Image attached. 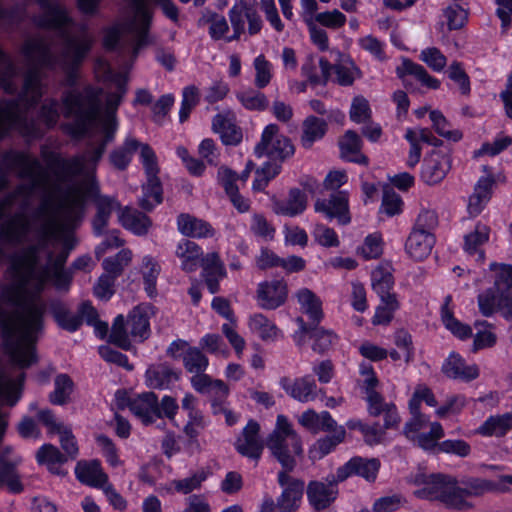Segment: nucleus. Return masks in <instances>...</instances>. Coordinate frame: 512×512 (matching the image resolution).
<instances>
[{
	"mask_svg": "<svg viewBox=\"0 0 512 512\" xmlns=\"http://www.w3.org/2000/svg\"><path fill=\"white\" fill-rule=\"evenodd\" d=\"M452 297L450 295L445 297L444 303L441 307V320L444 326L455 336L460 339H466L472 336V329L469 325L464 324L454 317L450 303Z\"/></svg>",
	"mask_w": 512,
	"mask_h": 512,
	"instance_id": "obj_37",
	"label": "nucleus"
},
{
	"mask_svg": "<svg viewBox=\"0 0 512 512\" xmlns=\"http://www.w3.org/2000/svg\"><path fill=\"white\" fill-rule=\"evenodd\" d=\"M64 116L74 122L62 126L69 135L99 138L100 143L81 155L48 161L52 178L36 158L19 152L4 156L3 165L19 178L30 180L19 185L0 202V219L15 205L22 211L0 225V240L18 246L28 241L32 224L24 210L35 190L42 199L35 211L40 224L35 230L38 243L15 252L6 275L8 283L0 294V328L4 351L19 368L37 361L35 343L43 327L46 304L40 294L50 278L58 290H67L72 276L63 270L75 247L74 230L81 223L86 201L96 193L95 171L108 142L117 130L114 112L101 113V91L87 86L82 92L70 90L62 97ZM8 174L0 172V190L7 187ZM2 249L3 246L0 245ZM5 253V250H3ZM5 255L0 264L4 261Z\"/></svg>",
	"mask_w": 512,
	"mask_h": 512,
	"instance_id": "obj_1",
	"label": "nucleus"
},
{
	"mask_svg": "<svg viewBox=\"0 0 512 512\" xmlns=\"http://www.w3.org/2000/svg\"><path fill=\"white\" fill-rule=\"evenodd\" d=\"M109 341L124 350L130 349L131 342L125 330L124 317L122 315H118L115 318L109 335Z\"/></svg>",
	"mask_w": 512,
	"mask_h": 512,
	"instance_id": "obj_59",
	"label": "nucleus"
},
{
	"mask_svg": "<svg viewBox=\"0 0 512 512\" xmlns=\"http://www.w3.org/2000/svg\"><path fill=\"white\" fill-rule=\"evenodd\" d=\"M97 214L93 220V230L96 235H101L108 225L113 211L120 208L119 203L111 197L99 196L96 199Z\"/></svg>",
	"mask_w": 512,
	"mask_h": 512,
	"instance_id": "obj_35",
	"label": "nucleus"
},
{
	"mask_svg": "<svg viewBox=\"0 0 512 512\" xmlns=\"http://www.w3.org/2000/svg\"><path fill=\"white\" fill-rule=\"evenodd\" d=\"M490 229L483 224H477L474 231L467 234L464 238V249L469 254L479 252L481 259L484 258V253L480 247L485 244L489 239Z\"/></svg>",
	"mask_w": 512,
	"mask_h": 512,
	"instance_id": "obj_47",
	"label": "nucleus"
},
{
	"mask_svg": "<svg viewBox=\"0 0 512 512\" xmlns=\"http://www.w3.org/2000/svg\"><path fill=\"white\" fill-rule=\"evenodd\" d=\"M199 100V89L195 85H189L183 89L181 109L179 112V120L181 123L188 119L191 110L198 104Z\"/></svg>",
	"mask_w": 512,
	"mask_h": 512,
	"instance_id": "obj_57",
	"label": "nucleus"
},
{
	"mask_svg": "<svg viewBox=\"0 0 512 512\" xmlns=\"http://www.w3.org/2000/svg\"><path fill=\"white\" fill-rule=\"evenodd\" d=\"M415 483L422 486L415 491V495L419 498L438 500L447 508L455 510L466 505L457 498V479L451 475L418 474L415 477Z\"/></svg>",
	"mask_w": 512,
	"mask_h": 512,
	"instance_id": "obj_6",
	"label": "nucleus"
},
{
	"mask_svg": "<svg viewBox=\"0 0 512 512\" xmlns=\"http://www.w3.org/2000/svg\"><path fill=\"white\" fill-rule=\"evenodd\" d=\"M281 495L277 498L276 506L280 512H295L301 503L304 493V481L292 478L288 474V479L283 484Z\"/></svg>",
	"mask_w": 512,
	"mask_h": 512,
	"instance_id": "obj_20",
	"label": "nucleus"
},
{
	"mask_svg": "<svg viewBox=\"0 0 512 512\" xmlns=\"http://www.w3.org/2000/svg\"><path fill=\"white\" fill-rule=\"evenodd\" d=\"M190 383L196 392L209 398L213 414H220L223 405L227 403L229 387L222 380L213 379L211 376L191 378Z\"/></svg>",
	"mask_w": 512,
	"mask_h": 512,
	"instance_id": "obj_10",
	"label": "nucleus"
},
{
	"mask_svg": "<svg viewBox=\"0 0 512 512\" xmlns=\"http://www.w3.org/2000/svg\"><path fill=\"white\" fill-rule=\"evenodd\" d=\"M434 243L435 237L432 233L412 230L405 246L407 253L413 259L423 260L431 253Z\"/></svg>",
	"mask_w": 512,
	"mask_h": 512,
	"instance_id": "obj_24",
	"label": "nucleus"
},
{
	"mask_svg": "<svg viewBox=\"0 0 512 512\" xmlns=\"http://www.w3.org/2000/svg\"><path fill=\"white\" fill-rule=\"evenodd\" d=\"M151 22L149 0H129L124 18L109 28L104 36L107 49H127L134 55L147 43V32Z\"/></svg>",
	"mask_w": 512,
	"mask_h": 512,
	"instance_id": "obj_3",
	"label": "nucleus"
},
{
	"mask_svg": "<svg viewBox=\"0 0 512 512\" xmlns=\"http://www.w3.org/2000/svg\"><path fill=\"white\" fill-rule=\"evenodd\" d=\"M212 128L219 133L222 142L226 145H237L242 140V132L240 128L232 121V119L218 114L213 118Z\"/></svg>",
	"mask_w": 512,
	"mask_h": 512,
	"instance_id": "obj_34",
	"label": "nucleus"
},
{
	"mask_svg": "<svg viewBox=\"0 0 512 512\" xmlns=\"http://www.w3.org/2000/svg\"><path fill=\"white\" fill-rule=\"evenodd\" d=\"M307 206V198L305 194L297 188H293L289 192L286 201H277L274 203V211L277 214L285 216H296L301 214Z\"/></svg>",
	"mask_w": 512,
	"mask_h": 512,
	"instance_id": "obj_32",
	"label": "nucleus"
},
{
	"mask_svg": "<svg viewBox=\"0 0 512 512\" xmlns=\"http://www.w3.org/2000/svg\"><path fill=\"white\" fill-rule=\"evenodd\" d=\"M475 328L478 329L473 340V351L493 347L496 344L497 336L492 332L494 324L486 320H477L474 323Z\"/></svg>",
	"mask_w": 512,
	"mask_h": 512,
	"instance_id": "obj_46",
	"label": "nucleus"
},
{
	"mask_svg": "<svg viewBox=\"0 0 512 512\" xmlns=\"http://www.w3.org/2000/svg\"><path fill=\"white\" fill-rule=\"evenodd\" d=\"M490 270L494 284L478 295L479 311L484 317L499 311L505 319H512V265L491 263Z\"/></svg>",
	"mask_w": 512,
	"mask_h": 512,
	"instance_id": "obj_4",
	"label": "nucleus"
},
{
	"mask_svg": "<svg viewBox=\"0 0 512 512\" xmlns=\"http://www.w3.org/2000/svg\"><path fill=\"white\" fill-rule=\"evenodd\" d=\"M368 402V412L371 416L377 417L384 414V428L391 429L398 427L400 416L393 403H386L382 395L378 392H372L366 396Z\"/></svg>",
	"mask_w": 512,
	"mask_h": 512,
	"instance_id": "obj_21",
	"label": "nucleus"
},
{
	"mask_svg": "<svg viewBox=\"0 0 512 512\" xmlns=\"http://www.w3.org/2000/svg\"><path fill=\"white\" fill-rule=\"evenodd\" d=\"M131 258V251L123 249L114 257L104 259L102 263L103 269L105 271L104 274L112 276V278L116 279L121 274L123 268L129 264Z\"/></svg>",
	"mask_w": 512,
	"mask_h": 512,
	"instance_id": "obj_53",
	"label": "nucleus"
},
{
	"mask_svg": "<svg viewBox=\"0 0 512 512\" xmlns=\"http://www.w3.org/2000/svg\"><path fill=\"white\" fill-rule=\"evenodd\" d=\"M199 266L202 268L201 276L211 294L220 290V280L226 277L224 263L217 252H210L201 258Z\"/></svg>",
	"mask_w": 512,
	"mask_h": 512,
	"instance_id": "obj_16",
	"label": "nucleus"
},
{
	"mask_svg": "<svg viewBox=\"0 0 512 512\" xmlns=\"http://www.w3.org/2000/svg\"><path fill=\"white\" fill-rule=\"evenodd\" d=\"M259 432L260 425L255 420H249L235 442L237 452L244 457L258 460L264 449Z\"/></svg>",
	"mask_w": 512,
	"mask_h": 512,
	"instance_id": "obj_15",
	"label": "nucleus"
},
{
	"mask_svg": "<svg viewBox=\"0 0 512 512\" xmlns=\"http://www.w3.org/2000/svg\"><path fill=\"white\" fill-rule=\"evenodd\" d=\"M182 361L185 370L192 374L191 378L209 376L205 373L209 366V359L199 347L187 348Z\"/></svg>",
	"mask_w": 512,
	"mask_h": 512,
	"instance_id": "obj_33",
	"label": "nucleus"
},
{
	"mask_svg": "<svg viewBox=\"0 0 512 512\" xmlns=\"http://www.w3.org/2000/svg\"><path fill=\"white\" fill-rule=\"evenodd\" d=\"M140 143L133 137H127L124 144L110 154L111 163L118 169H125L132 160Z\"/></svg>",
	"mask_w": 512,
	"mask_h": 512,
	"instance_id": "obj_44",
	"label": "nucleus"
},
{
	"mask_svg": "<svg viewBox=\"0 0 512 512\" xmlns=\"http://www.w3.org/2000/svg\"><path fill=\"white\" fill-rule=\"evenodd\" d=\"M399 308L397 297H390L389 300L382 301V305L378 306L373 317V324H388L393 318L394 312Z\"/></svg>",
	"mask_w": 512,
	"mask_h": 512,
	"instance_id": "obj_62",
	"label": "nucleus"
},
{
	"mask_svg": "<svg viewBox=\"0 0 512 512\" xmlns=\"http://www.w3.org/2000/svg\"><path fill=\"white\" fill-rule=\"evenodd\" d=\"M210 24L209 34L212 39H221L229 30L228 23L224 16L217 14L216 12L207 11L199 19V24Z\"/></svg>",
	"mask_w": 512,
	"mask_h": 512,
	"instance_id": "obj_51",
	"label": "nucleus"
},
{
	"mask_svg": "<svg viewBox=\"0 0 512 512\" xmlns=\"http://www.w3.org/2000/svg\"><path fill=\"white\" fill-rule=\"evenodd\" d=\"M266 446L282 466L278 483L283 484L288 479V473L296 467L295 457L303 454L301 439L285 416L277 417L276 428L267 438Z\"/></svg>",
	"mask_w": 512,
	"mask_h": 512,
	"instance_id": "obj_5",
	"label": "nucleus"
},
{
	"mask_svg": "<svg viewBox=\"0 0 512 512\" xmlns=\"http://www.w3.org/2000/svg\"><path fill=\"white\" fill-rule=\"evenodd\" d=\"M237 98L249 110L263 111L268 107L269 103L263 93L253 89L239 93Z\"/></svg>",
	"mask_w": 512,
	"mask_h": 512,
	"instance_id": "obj_58",
	"label": "nucleus"
},
{
	"mask_svg": "<svg viewBox=\"0 0 512 512\" xmlns=\"http://www.w3.org/2000/svg\"><path fill=\"white\" fill-rule=\"evenodd\" d=\"M73 392V382L66 374L56 376L54 380V390L49 395L50 402L55 405L65 404Z\"/></svg>",
	"mask_w": 512,
	"mask_h": 512,
	"instance_id": "obj_49",
	"label": "nucleus"
},
{
	"mask_svg": "<svg viewBox=\"0 0 512 512\" xmlns=\"http://www.w3.org/2000/svg\"><path fill=\"white\" fill-rule=\"evenodd\" d=\"M310 338L314 339L313 350L322 354L332 346L337 337L332 331L315 326Z\"/></svg>",
	"mask_w": 512,
	"mask_h": 512,
	"instance_id": "obj_61",
	"label": "nucleus"
},
{
	"mask_svg": "<svg viewBox=\"0 0 512 512\" xmlns=\"http://www.w3.org/2000/svg\"><path fill=\"white\" fill-rule=\"evenodd\" d=\"M443 13L447 19L449 30L461 29L467 21V11L457 3L449 5L444 9Z\"/></svg>",
	"mask_w": 512,
	"mask_h": 512,
	"instance_id": "obj_60",
	"label": "nucleus"
},
{
	"mask_svg": "<svg viewBox=\"0 0 512 512\" xmlns=\"http://www.w3.org/2000/svg\"><path fill=\"white\" fill-rule=\"evenodd\" d=\"M444 436V431L440 423L433 422L430 425V431L427 433H418L409 440L416 443L419 447L424 450H433L438 448L437 441Z\"/></svg>",
	"mask_w": 512,
	"mask_h": 512,
	"instance_id": "obj_50",
	"label": "nucleus"
},
{
	"mask_svg": "<svg viewBox=\"0 0 512 512\" xmlns=\"http://www.w3.org/2000/svg\"><path fill=\"white\" fill-rule=\"evenodd\" d=\"M249 326L253 331L257 332L264 341L274 340L277 336V327L262 314L252 316L249 321Z\"/></svg>",
	"mask_w": 512,
	"mask_h": 512,
	"instance_id": "obj_56",
	"label": "nucleus"
},
{
	"mask_svg": "<svg viewBox=\"0 0 512 512\" xmlns=\"http://www.w3.org/2000/svg\"><path fill=\"white\" fill-rule=\"evenodd\" d=\"M175 254L181 260V269L187 273L196 271L204 256L201 247L189 239L177 244Z\"/></svg>",
	"mask_w": 512,
	"mask_h": 512,
	"instance_id": "obj_25",
	"label": "nucleus"
},
{
	"mask_svg": "<svg viewBox=\"0 0 512 512\" xmlns=\"http://www.w3.org/2000/svg\"><path fill=\"white\" fill-rule=\"evenodd\" d=\"M75 474L81 483L97 488H102L108 482V477L98 461L78 462Z\"/></svg>",
	"mask_w": 512,
	"mask_h": 512,
	"instance_id": "obj_28",
	"label": "nucleus"
},
{
	"mask_svg": "<svg viewBox=\"0 0 512 512\" xmlns=\"http://www.w3.org/2000/svg\"><path fill=\"white\" fill-rule=\"evenodd\" d=\"M139 147L141 148L140 160L147 176V183L143 187L144 196L140 205L145 210H151L160 203L157 156L148 145L140 144Z\"/></svg>",
	"mask_w": 512,
	"mask_h": 512,
	"instance_id": "obj_9",
	"label": "nucleus"
},
{
	"mask_svg": "<svg viewBox=\"0 0 512 512\" xmlns=\"http://www.w3.org/2000/svg\"><path fill=\"white\" fill-rule=\"evenodd\" d=\"M254 151L258 157L267 155L272 161L282 163L294 155L295 148L289 138L279 134V127L276 124H269L265 127L261 141L255 146Z\"/></svg>",
	"mask_w": 512,
	"mask_h": 512,
	"instance_id": "obj_8",
	"label": "nucleus"
},
{
	"mask_svg": "<svg viewBox=\"0 0 512 512\" xmlns=\"http://www.w3.org/2000/svg\"><path fill=\"white\" fill-rule=\"evenodd\" d=\"M441 370L448 378L467 382L479 376L478 367L476 365H466L464 359L455 352L449 354Z\"/></svg>",
	"mask_w": 512,
	"mask_h": 512,
	"instance_id": "obj_22",
	"label": "nucleus"
},
{
	"mask_svg": "<svg viewBox=\"0 0 512 512\" xmlns=\"http://www.w3.org/2000/svg\"><path fill=\"white\" fill-rule=\"evenodd\" d=\"M128 327L131 336L138 341H143L150 334L148 321V308L136 307L129 314Z\"/></svg>",
	"mask_w": 512,
	"mask_h": 512,
	"instance_id": "obj_38",
	"label": "nucleus"
},
{
	"mask_svg": "<svg viewBox=\"0 0 512 512\" xmlns=\"http://www.w3.org/2000/svg\"><path fill=\"white\" fill-rule=\"evenodd\" d=\"M158 263L155 259L145 256L142 260L141 273L145 291L148 296L153 298L157 296V281H158Z\"/></svg>",
	"mask_w": 512,
	"mask_h": 512,
	"instance_id": "obj_45",
	"label": "nucleus"
},
{
	"mask_svg": "<svg viewBox=\"0 0 512 512\" xmlns=\"http://www.w3.org/2000/svg\"><path fill=\"white\" fill-rule=\"evenodd\" d=\"M96 71L104 80L111 81L116 84L117 92L108 95L106 99L108 109H116L120 104L122 95L125 93L124 84L126 83V76L124 74L114 72L111 66L102 60L97 62Z\"/></svg>",
	"mask_w": 512,
	"mask_h": 512,
	"instance_id": "obj_26",
	"label": "nucleus"
},
{
	"mask_svg": "<svg viewBox=\"0 0 512 512\" xmlns=\"http://www.w3.org/2000/svg\"><path fill=\"white\" fill-rule=\"evenodd\" d=\"M493 183V177H483L477 182L467 206L468 213L472 217L479 215L484 205L489 201Z\"/></svg>",
	"mask_w": 512,
	"mask_h": 512,
	"instance_id": "obj_30",
	"label": "nucleus"
},
{
	"mask_svg": "<svg viewBox=\"0 0 512 512\" xmlns=\"http://www.w3.org/2000/svg\"><path fill=\"white\" fill-rule=\"evenodd\" d=\"M333 435L325 436L317 440L313 448L310 450V454L313 458L321 459L325 455L329 454L339 443H341L346 435L345 429L340 426L336 427L331 431Z\"/></svg>",
	"mask_w": 512,
	"mask_h": 512,
	"instance_id": "obj_42",
	"label": "nucleus"
},
{
	"mask_svg": "<svg viewBox=\"0 0 512 512\" xmlns=\"http://www.w3.org/2000/svg\"><path fill=\"white\" fill-rule=\"evenodd\" d=\"M327 131V123L325 120L315 116L307 117L303 122V133L301 136V144L304 148L312 147L316 140L321 139Z\"/></svg>",
	"mask_w": 512,
	"mask_h": 512,
	"instance_id": "obj_39",
	"label": "nucleus"
},
{
	"mask_svg": "<svg viewBox=\"0 0 512 512\" xmlns=\"http://www.w3.org/2000/svg\"><path fill=\"white\" fill-rule=\"evenodd\" d=\"M53 315L58 325L69 332H74L81 326L78 312L72 313L61 304L53 307Z\"/></svg>",
	"mask_w": 512,
	"mask_h": 512,
	"instance_id": "obj_54",
	"label": "nucleus"
},
{
	"mask_svg": "<svg viewBox=\"0 0 512 512\" xmlns=\"http://www.w3.org/2000/svg\"><path fill=\"white\" fill-rule=\"evenodd\" d=\"M298 421L304 428L313 434H317L320 431L330 432L337 425L329 412L323 411L321 413H317L313 409H308L303 412Z\"/></svg>",
	"mask_w": 512,
	"mask_h": 512,
	"instance_id": "obj_27",
	"label": "nucleus"
},
{
	"mask_svg": "<svg viewBox=\"0 0 512 512\" xmlns=\"http://www.w3.org/2000/svg\"><path fill=\"white\" fill-rule=\"evenodd\" d=\"M37 461L54 474H62L61 464L66 461L60 451L51 444H44L36 454Z\"/></svg>",
	"mask_w": 512,
	"mask_h": 512,
	"instance_id": "obj_43",
	"label": "nucleus"
},
{
	"mask_svg": "<svg viewBox=\"0 0 512 512\" xmlns=\"http://www.w3.org/2000/svg\"><path fill=\"white\" fill-rule=\"evenodd\" d=\"M430 119L433 122V127L437 134L440 136L451 140L453 142H457L462 139V132L460 130H451L450 123L447 121V119L444 117V115L438 111L433 110L430 112Z\"/></svg>",
	"mask_w": 512,
	"mask_h": 512,
	"instance_id": "obj_55",
	"label": "nucleus"
},
{
	"mask_svg": "<svg viewBox=\"0 0 512 512\" xmlns=\"http://www.w3.org/2000/svg\"><path fill=\"white\" fill-rule=\"evenodd\" d=\"M60 117L59 105L55 99L46 100L40 110L39 119L47 128L54 127Z\"/></svg>",
	"mask_w": 512,
	"mask_h": 512,
	"instance_id": "obj_64",
	"label": "nucleus"
},
{
	"mask_svg": "<svg viewBox=\"0 0 512 512\" xmlns=\"http://www.w3.org/2000/svg\"><path fill=\"white\" fill-rule=\"evenodd\" d=\"M297 298L302 311L307 314L315 324H318L323 318L320 299L307 288L299 290Z\"/></svg>",
	"mask_w": 512,
	"mask_h": 512,
	"instance_id": "obj_41",
	"label": "nucleus"
},
{
	"mask_svg": "<svg viewBox=\"0 0 512 512\" xmlns=\"http://www.w3.org/2000/svg\"><path fill=\"white\" fill-rule=\"evenodd\" d=\"M339 147L343 158L358 164H368V158L360 153L362 140L355 131H346L344 136L339 140Z\"/></svg>",
	"mask_w": 512,
	"mask_h": 512,
	"instance_id": "obj_29",
	"label": "nucleus"
},
{
	"mask_svg": "<svg viewBox=\"0 0 512 512\" xmlns=\"http://www.w3.org/2000/svg\"><path fill=\"white\" fill-rule=\"evenodd\" d=\"M287 292L284 280L262 282L257 289L259 305L264 309H276L286 301Z\"/></svg>",
	"mask_w": 512,
	"mask_h": 512,
	"instance_id": "obj_18",
	"label": "nucleus"
},
{
	"mask_svg": "<svg viewBox=\"0 0 512 512\" xmlns=\"http://www.w3.org/2000/svg\"><path fill=\"white\" fill-rule=\"evenodd\" d=\"M452 159L449 152L434 150L424 159L421 178L428 185L440 183L451 169Z\"/></svg>",
	"mask_w": 512,
	"mask_h": 512,
	"instance_id": "obj_12",
	"label": "nucleus"
},
{
	"mask_svg": "<svg viewBox=\"0 0 512 512\" xmlns=\"http://www.w3.org/2000/svg\"><path fill=\"white\" fill-rule=\"evenodd\" d=\"M118 220L125 229L137 235L145 234L150 227V220L147 216L128 207L119 210Z\"/></svg>",
	"mask_w": 512,
	"mask_h": 512,
	"instance_id": "obj_36",
	"label": "nucleus"
},
{
	"mask_svg": "<svg viewBox=\"0 0 512 512\" xmlns=\"http://www.w3.org/2000/svg\"><path fill=\"white\" fill-rule=\"evenodd\" d=\"M208 472L204 469H201L194 473L191 477L181 479V480H173L171 482V486L167 487V491H171L172 488L175 491L188 494L196 489H199L202 483L207 479Z\"/></svg>",
	"mask_w": 512,
	"mask_h": 512,
	"instance_id": "obj_52",
	"label": "nucleus"
},
{
	"mask_svg": "<svg viewBox=\"0 0 512 512\" xmlns=\"http://www.w3.org/2000/svg\"><path fill=\"white\" fill-rule=\"evenodd\" d=\"M507 490L506 487H500L498 484L486 479L463 478L460 481L457 480V498L466 504L462 508H458V510L467 511L473 508V504L467 501L469 497H478L488 491L505 492Z\"/></svg>",
	"mask_w": 512,
	"mask_h": 512,
	"instance_id": "obj_14",
	"label": "nucleus"
},
{
	"mask_svg": "<svg viewBox=\"0 0 512 512\" xmlns=\"http://www.w3.org/2000/svg\"><path fill=\"white\" fill-rule=\"evenodd\" d=\"M396 74L403 80L404 85H407L405 76L412 75L429 88L437 89L440 86V82L436 78L430 76L422 65L414 63L407 58H404L401 65L396 68Z\"/></svg>",
	"mask_w": 512,
	"mask_h": 512,
	"instance_id": "obj_31",
	"label": "nucleus"
},
{
	"mask_svg": "<svg viewBox=\"0 0 512 512\" xmlns=\"http://www.w3.org/2000/svg\"><path fill=\"white\" fill-rule=\"evenodd\" d=\"M371 118V110L368 101L357 96L353 99L350 108V119L356 123H366Z\"/></svg>",
	"mask_w": 512,
	"mask_h": 512,
	"instance_id": "obj_63",
	"label": "nucleus"
},
{
	"mask_svg": "<svg viewBox=\"0 0 512 512\" xmlns=\"http://www.w3.org/2000/svg\"><path fill=\"white\" fill-rule=\"evenodd\" d=\"M41 13L34 18L38 27L57 33L62 41L61 54L56 55L52 41L34 36L27 39L22 47L24 57V83L19 98L0 101V137L15 130L28 138L43 134L39 123L28 119V110L36 105L45 91L42 70H61L65 73L64 84H77V68L90 50L94 38L86 25L78 26L69 15L67 8L57 0H38Z\"/></svg>",
	"mask_w": 512,
	"mask_h": 512,
	"instance_id": "obj_2",
	"label": "nucleus"
},
{
	"mask_svg": "<svg viewBox=\"0 0 512 512\" xmlns=\"http://www.w3.org/2000/svg\"><path fill=\"white\" fill-rule=\"evenodd\" d=\"M280 385L288 395L302 403L313 401L317 396L316 382L310 376L295 380L283 377L280 379Z\"/></svg>",
	"mask_w": 512,
	"mask_h": 512,
	"instance_id": "obj_19",
	"label": "nucleus"
},
{
	"mask_svg": "<svg viewBox=\"0 0 512 512\" xmlns=\"http://www.w3.org/2000/svg\"><path fill=\"white\" fill-rule=\"evenodd\" d=\"M512 428V414L505 413L489 417L480 427V432L484 435L503 436Z\"/></svg>",
	"mask_w": 512,
	"mask_h": 512,
	"instance_id": "obj_48",
	"label": "nucleus"
},
{
	"mask_svg": "<svg viewBox=\"0 0 512 512\" xmlns=\"http://www.w3.org/2000/svg\"><path fill=\"white\" fill-rule=\"evenodd\" d=\"M394 285L393 275L383 267H377L372 272V288L378 294L381 301L389 300L390 297H396L391 290Z\"/></svg>",
	"mask_w": 512,
	"mask_h": 512,
	"instance_id": "obj_40",
	"label": "nucleus"
},
{
	"mask_svg": "<svg viewBox=\"0 0 512 512\" xmlns=\"http://www.w3.org/2000/svg\"><path fill=\"white\" fill-rule=\"evenodd\" d=\"M332 475L326 477V483L311 481L307 486L309 503L318 511L326 509L336 500L338 494L336 486L339 482H331L330 477Z\"/></svg>",
	"mask_w": 512,
	"mask_h": 512,
	"instance_id": "obj_17",
	"label": "nucleus"
},
{
	"mask_svg": "<svg viewBox=\"0 0 512 512\" xmlns=\"http://www.w3.org/2000/svg\"><path fill=\"white\" fill-rule=\"evenodd\" d=\"M349 200L346 191H337L329 199H317L315 211L325 214L328 219L336 218L342 225L350 223Z\"/></svg>",
	"mask_w": 512,
	"mask_h": 512,
	"instance_id": "obj_13",
	"label": "nucleus"
},
{
	"mask_svg": "<svg viewBox=\"0 0 512 512\" xmlns=\"http://www.w3.org/2000/svg\"><path fill=\"white\" fill-rule=\"evenodd\" d=\"M116 405L120 409L128 407L130 411L144 425H148L160 418L158 397L153 392H144L131 398L124 390L115 393Z\"/></svg>",
	"mask_w": 512,
	"mask_h": 512,
	"instance_id": "obj_7",
	"label": "nucleus"
},
{
	"mask_svg": "<svg viewBox=\"0 0 512 512\" xmlns=\"http://www.w3.org/2000/svg\"><path fill=\"white\" fill-rule=\"evenodd\" d=\"M179 232L190 238H209L215 235L212 225L190 214H180L177 219Z\"/></svg>",
	"mask_w": 512,
	"mask_h": 512,
	"instance_id": "obj_23",
	"label": "nucleus"
},
{
	"mask_svg": "<svg viewBox=\"0 0 512 512\" xmlns=\"http://www.w3.org/2000/svg\"><path fill=\"white\" fill-rule=\"evenodd\" d=\"M379 468L380 462L375 458L364 459L361 457H353L345 465L337 469L336 474L330 477V481L342 482L352 475L361 476L367 481H374Z\"/></svg>",
	"mask_w": 512,
	"mask_h": 512,
	"instance_id": "obj_11",
	"label": "nucleus"
}]
</instances>
